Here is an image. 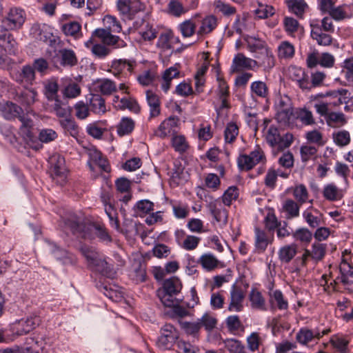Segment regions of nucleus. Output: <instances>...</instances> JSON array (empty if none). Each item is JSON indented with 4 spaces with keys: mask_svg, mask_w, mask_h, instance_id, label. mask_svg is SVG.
I'll return each instance as SVG.
<instances>
[{
    "mask_svg": "<svg viewBox=\"0 0 353 353\" xmlns=\"http://www.w3.org/2000/svg\"><path fill=\"white\" fill-rule=\"evenodd\" d=\"M270 121L265 119L264 121L265 127V139L267 143L271 147H277L279 150H284L289 148L293 142V135L290 133H286L281 136L278 128L274 125L268 126Z\"/></svg>",
    "mask_w": 353,
    "mask_h": 353,
    "instance_id": "nucleus-1",
    "label": "nucleus"
},
{
    "mask_svg": "<svg viewBox=\"0 0 353 353\" xmlns=\"http://www.w3.org/2000/svg\"><path fill=\"white\" fill-rule=\"evenodd\" d=\"M237 165L241 171H250L258 164L265 165L267 159L263 150L256 145L254 150L248 154H241L236 160Z\"/></svg>",
    "mask_w": 353,
    "mask_h": 353,
    "instance_id": "nucleus-2",
    "label": "nucleus"
},
{
    "mask_svg": "<svg viewBox=\"0 0 353 353\" xmlns=\"http://www.w3.org/2000/svg\"><path fill=\"white\" fill-rule=\"evenodd\" d=\"M117 8L123 20L130 21L143 12L145 6L140 0H117Z\"/></svg>",
    "mask_w": 353,
    "mask_h": 353,
    "instance_id": "nucleus-3",
    "label": "nucleus"
},
{
    "mask_svg": "<svg viewBox=\"0 0 353 353\" xmlns=\"http://www.w3.org/2000/svg\"><path fill=\"white\" fill-rule=\"evenodd\" d=\"M11 78L17 83L21 85L24 88L31 86L33 85L36 74L34 72V68L30 64H26L22 67L11 69L10 72Z\"/></svg>",
    "mask_w": 353,
    "mask_h": 353,
    "instance_id": "nucleus-4",
    "label": "nucleus"
},
{
    "mask_svg": "<svg viewBox=\"0 0 353 353\" xmlns=\"http://www.w3.org/2000/svg\"><path fill=\"white\" fill-rule=\"evenodd\" d=\"M21 125L19 128V134L23 141L32 149L38 150L42 148L43 145L34 140L32 132L33 121L31 119L23 116L20 117Z\"/></svg>",
    "mask_w": 353,
    "mask_h": 353,
    "instance_id": "nucleus-5",
    "label": "nucleus"
},
{
    "mask_svg": "<svg viewBox=\"0 0 353 353\" xmlns=\"http://www.w3.org/2000/svg\"><path fill=\"white\" fill-rule=\"evenodd\" d=\"M136 66L137 61L133 59H114L111 63L109 72L114 76L119 78L126 77L128 75L131 74L133 72Z\"/></svg>",
    "mask_w": 353,
    "mask_h": 353,
    "instance_id": "nucleus-6",
    "label": "nucleus"
},
{
    "mask_svg": "<svg viewBox=\"0 0 353 353\" xmlns=\"http://www.w3.org/2000/svg\"><path fill=\"white\" fill-rule=\"evenodd\" d=\"M179 336V332L172 325L165 324L161 328V335L157 341V345L160 349L169 350Z\"/></svg>",
    "mask_w": 353,
    "mask_h": 353,
    "instance_id": "nucleus-7",
    "label": "nucleus"
},
{
    "mask_svg": "<svg viewBox=\"0 0 353 353\" xmlns=\"http://www.w3.org/2000/svg\"><path fill=\"white\" fill-rule=\"evenodd\" d=\"M157 294L165 307L176 306L184 299L179 288H158Z\"/></svg>",
    "mask_w": 353,
    "mask_h": 353,
    "instance_id": "nucleus-8",
    "label": "nucleus"
},
{
    "mask_svg": "<svg viewBox=\"0 0 353 353\" xmlns=\"http://www.w3.org/2000/svg\"><path fill=\"white\" fill-rule=\"evenodd\" d=\"M180 125V119L176 116H170L163 121L155 131L156 136L165 139L177 134Z\"/></svg>",
    "mask_w": 353,
    "mask_h": 353,
    "instance_id": "nucleus-9",
    "label": "nucleus"
},
{
    "mask_svg": "<svg viewBox=\"0 0 353 353\" xmlns=\"http://www.w3.org/2000/svg\"><path fill=\"white\" fill-rule=\"evenodd\" d=\"M25 19L26 14L24 10L13 8L10 10L7 17L2 20V24L6 29L16 30L22 26Z\"/></svg>",
    "mask_w": 353,
    "mask_h": 353,
    "instance_id": "nucleus-10",
    "label": "nucleus"
},
{
    "mask_svg": "<svg viewBox=\"0 0 353 353\" xmlns=\"http://www.w3.org/2000/svg\"><path fill=\"white\" fill-rule=\"evenodd\" d=\"M294 113L292 102L288 97H281L276 105V120L283 124L290 123Z\"/></svg>",
    "mask_w": 353,
    "mask_h": 353,
    "instance_id": "nucleus-11",
    "label": "nucleus"
},
{
    "mask_svg": "<svg viewBox=\"0 0 353 353\" xmlns=\"http://www.w3.org/2000/svg\"><path fill=\"white\" fill-rule=\"evenodd\" d=\"M111 32L104 28H97L93 31V36H97L104 46H113L114 48H124L125 42L119 37L113 35Z\"/></svg>",
    "mask_w": 353,
    "mask_h": 353,
    "instance_id": "nucleus-12",
    "label": "nucleus"
},
{
    "mask_svg": "<svg viewBox=\"0 0 353 353\" xmlns=\"http://www.w3.org/2000/svg\"><path fill=\"white\" fill-rule=\"evenodd\" d=\"M41 323L40 316L32 314L25 319L17 321L14 327L17 335H23L35 329Z\"/></svg>",
    "mask_w": 353,
    "mask_h": 353,
    "instance_id": "nucleus-13",
    "label": "nucleus"
},
{
    "mask_svg": "<svg viewBox=\"0 0 353 353\" xmlns=\"http://www.w3.org/2000/svg\"><path fill=\"white\" fill-rule=\"evenodd\" d=\"M258 66L256 60L248 58L243 53H237L233 58L230 70L232 72H239L243 70H252Z\"/></svg>",
    "mask_w": 353,
    "mask_h": 353,
    "instance_id": "nucleus-14",
    "label": "nucleus"
},
{
    "mask_svg": "<svg viewBox=\"0 0 353 353\" xmlns=\"http://www.w3.org/2000/svg\"><path fill=\"white\" fill-rule=\"evenodd\" d=\"M208 208L213 218L218 223L225 225L228 223V212L219 200H214L208 203Z\"/></svg>",
    "mask_w": 353,
    "mask_h": 353,
    "instance_id": "nucleus-15",
    "label": "nucleus"
},
{
    "mask_svg": "<svg viewBox=\"0 0 353 353\" xmlns=\"http://www.w3.org/2000/svg\"><path fill=\"white\" fill-rule=\"evenodd\" d=\"M50 173L52 179H65V159L61 155H54L50 158Z\"/></svg>",
    "mask_w": 353,
    "mask_h": 353,
    "instance_id": "nucleus-16",
    "label": "nucleus"
},
{
    "mask_svg": "<svg viewBox=\"0 0 353 353\" xmlns=\"http://www.w3.org/2000/svg\"><path fill=\"white\" fill-rule=\"evenodd\" d=\"M311 37L320 46H330L332 42V37L330 34L323 32L321 27L317 21H313L310 23Z\"/></svg>",
    "mask_w": 353,
    "mask_h": 353,
    "instance_id": "nucleus-17",
    "label": "nucleus"
},
{
    "mask_svg": "<svg viewBox=\"0 0 353 353\" xmlns=\"http://www.w3.org/2000/svg\"><path fill=\"white\" fill-rule=\"evenodd\" d=\"M3 26L0 27V46L10 54H16L17 43L12 35Z\"/></svg>",
    "mask_w": 353,
    "mask_h": 353,
    "instance_id": "nucleus-18",
    "label": "nucleus"
},
{
    "mask_svg": "<svg viewBox=\"0 0 353 353\" xmlns=\"http://www.w3.org/2000/svg\"><path fill=\"white\" fill-rule=\"evenodd\" d=\"M290 75L292 81H295L300 89L307 90L309 85V74L304 69L292 66L290 68Z\"/></svg>",
    "mask_w": 353,
    "mask_h": 353,
    "instance_id": "nucleus-19",
    "label": "nucleus"
},
{
    "mask_svg": "<svg viewBox=\"0 0 353 353\" xmlns=\"http://www.w3.org/2000/svg\"><path fill=\"white\" fill-rule=\"evenodd\" d=\"M0 110L3 118L7 120L14 119L15 118H18L19 120L20 117L24 116L23 109L16 103L10 101H7L2 104L0 107Z\"/></svg>",
    "mask_w": 353,
    "mask_h": 353,
    "instance_id": "nucleus-20",
    "label": "nucleus"
},
{
    "mask_svg": "<svg viewBox=\"0 0 353 353\" xmlns=\"http://www.w3.org/2000/svg\"><path fill=\"white\" fill-rule=\"evenodd\" d=\"M90 268L94 271L100 272L102 275L108 278H113L116 274L113 265L100 256L91 265Z\"/></svg>",
    "mask_w": 353,
    "mask_h": 353,
    "instance_id": "nucleus-21",
    "label": "nucleus"
},
{
    "mask_svg": "<svg viewBox=\"0 0 353 353\" xmlns=\"http://www.w3.org/2000/svg\"><path fill=\"white\" fill-rule=\"evenodd\" d=\"M57 57L59 63L63 67H73L78 63L74 51L72 49L63 48L58 51Z\"/></svg>",
    "mask_w": 353,
    "mask_h": 353,
    "instance_id": "nucleus-22",
    "label": "nucleus"
},
{
    "mask_svg": "<svg viewBox=\"0 0 353 353\" xmlns=\"http://www.w3.org/2000/svg\"><path fill=\"white\" fill-rule=\"evenodd\" d=\"M50 112L59 118L68 117L71 115V108L68 103L62 101L59 98L50 101Z\"/></svg>",
    "mask_w": 353,
    "mask_h": 353,
    "instance_id": "nucleus-23",
    "label": "nucleus"
},
{
    "mask_svg": "<svg viewBox=\"0 0 353 353\" xmlns=\"http://www.w3.org/2000/svg\"><path fill=\"white\" fill-rule=\"evenodd\" d=\"M254 239L255 250L259 253L263 252L268 244L271 243L273 241V237L270 239L266 232L259 228H255L254 229Z\"/></svg>",
    "mask_w": 353,
    "mask_h": 353,
    "instance_id": "nucleus-24",
    "label": "nucleus"
},
{
    "mask_svg": "<svg viewBox=\"0 0 353 353\" xmlns=\"http://www.w3.org/2000/svg\"><path fill=\"white\" fill-rule=\"evenodd\" d=\"M254 57L258 59V66L256 68L262 67L265 70H269L275 65L274 57L269 48L261 53L255 54Z\"/></svg>",
    "mask_w": 353,
    "mask_h": 353,
    "instance_id": "nucleus-25",
    "label": "nucleus"
},
{
    "mask_svg": "<svg viewBox=\"0 0 353 353\" xmlns=\"http://www.w3.org/2000/svg\"><path fill=\"white\" fill-rule=\"evenodd\" d=\"M147 103L150 108V119L158 117L161 114V101L157 94L152 90L145 92Z\"/></svg>",
    "mask_w": 353,
    "mask_h": 353,
    "instance_id": "nucleus-26",
    "label": "nucleus"
},
{
    "mask_svg": "<svg viewBox=\"0 0 353 353\" xmlns=\"http://www.w3.org/2000/svg\"><path fill=\"white\" fill-rule=\"evenodd\" d=\"M89 108L91 112L97 114H103L106 112V105L104 99L98 94H92L88 99Z\"/></svg>",
    "mask_w": 353,
    "mask_h": 353,
    "instance_id": "nucleus-27",
    "label": "nucleus"
},
{
    "mask_svg": "<svg viewBox=\"0 0 353 353\" xmlns=\"http://www.w3.org/2000/svg\"><path fill=\"white\" fill-rule=\"evenodd\" d=\"M203 270L207 272H212L216 269L221 261L212 253H204L198 259L197 261Z\"/></svg>",
    "mask_w": 353,
    "mask_h": 353,
    "instance_id": "nucleus-28",
    "label": "nucleus"
},
{
    "mask_svg": "<svg viewBox=\"0 0 353 353\" xmlns=\"http://www.w3.org/2000/svg\"><path fill=\"white\" fill-rule=\"evenodd\" d=\"M61 30L67 37H72L75 39L82 37L81 26L77 21H69L63 23Z\"/></svg>",
    "mask_w": 353,
    "mask_h": 353,
    "instance_id": "nucleus-29",
    "label": "nucleus"
},
{
    "mask_svg": "<svg viewBox=\"0 0 353 353\" xmlns=\"http://www.w3.org/2000/svg\"><path fill=\"white\" fill-rule=\"evenodd\" d=\"M105 131H107L106 121H95L86 127L87 133L94 139H101Z\"/></svg>",
    "mask_w": 353,
    "mask_h": 353,
    "instance_id": "nucleus-30",
    "label": "nucleus"
},
{
    "mask_svg": "<svg viewBox=\"0 0 353 353\" xmlns=\"http://www.w3.org/2000/svg\"><path fill=\"white\" fill-rule=\"evenodd\" d=\"M217 26V19L214 15H209L203 19L201 26L196 33L199 36H203L210 33Z\"/></svg>",
    "mask_w": 353,
    "mask_h": 353,
    "instance_id": "nucleus-31",
    "label": "nucleus"
},
{
    "mask_svg": "<svg viewBox=\"0 0 353 353\" xmlns=\"http://www.w3.org/2000/svg\"><path fill=\"white\" fill-rule=\"evenodd\" d=\"M251 96L261 99H266L269 95L267 84L262 81H255L250 85Z\"/></svg>",
    "mask_w": 353,
    "mask_h": 353,
    "instance_id": "nucleus-32",
    "label": "nucleus"
},
{
    "mask_svg": "<svg viewBox=\"0 0 353 353\" xmlns=\"http://www.w3.org/2000/svg\"><path fill=\"white\" fill-rule=\"evenodd\" d=\"M297 245L295 243L281 247L278 252L279 259L282 263H288L296 254Z\"/></svg>",
    "mask_w": 353,
    "mask_h": 353,
    "instance_id": "nucleus-33",
    "label": "nucleus"
},
{
    "mask_svg": "<svg viewBox=\"0 0 353 353\" xmlns=\"http://www.w3.org/2000/svg\"><path fill=\"white\" fill-rule=\"evenodd\" d=\"M286 4L290 12L299 18H302L308 8L305 0H286Z\"/></svg>",
    "mask_w": 353,
    "mask_h": 353,
    "instance_id": "nucleus-34",
    "label": "nucleus"
},
{
    "mask_svg": "<svg viewBox=\"0 0 353 353\" xmlns=\"http://www.w3.org/2000/svg\"><path fill=\"white\" fill-rule=\"evenodd\" d=\"M314 338L321 339L320 332L318 330L312 331L307 328H301L296 336V341L302 345L307 344Z\"/></svg>",
    "mask_w": 353,
    "mask_h": 353,
    "instance_id": "nucleus-35",
    "label": "nucleus"
},
{
    "mask_svg": "<svg viewBox=\"0 0 353 353\" xmlns=\"http://www.w3.org/2000/svg\"><path fill=\"white\" fill-rule=\"evenodd\" d=\"M300 203L292 199H286L283 203V210L287 219H292L299 216Z\"/></svg>",
    "mask_w": 353,
    "mask_h": 353,
    "instance_id": "nucleus-36",
    "label": "nucleus"
},
{
    "mask_svg": "<svg viewBox=\"0 0 353 353\" xmlns=\"http://www.w3.org/2000/svg\"><path fill=\"white\" fill-rule=\"evenodd\" d=\"M28 344L30 346L10 348L12 353H39V350L42 349L41 341L34 338L28 339Z\"/></svg>",
    "mask_w": 353,
    "mask_h": 353,
    "instance_id": "nucleus-37",
    "label": "nucleus"
},
{
    "mask_svg": "<svg viewBox=\"0 0 353 353\" xmlns=\"http://www.w3.org/2000/svg\"><path fill=\"white\" fill-rule=\"evenodd\" d=\"M247 48L250 52L259 54L268 48L266 42L261 39L250 37L246 39Z\"/></svg>",
    "mask_w": 353,
    "mask_h": 353,
    "instance_id": "nucleus-38",
    "label": "nucleus"
},
{
    "mask_svg": "<svg viewBox=\"0 0 353 353\" xmlns=\"http://www.w3.org/2000/svg\"><path fill=\"white\" fill-rule=\"evenodd\" d=\"M37 97L34 89H26L17 95V101L23 105L30 106L35 102Z\"/></svg>",
    "mask_w": 353,
    "mask_h": 353,
    "instance_id": "nucleus-39",
    "label": "nucleus"
},
{
    "mask_svg": "<svg viewBox=\"0 0 353 353\" xmlns=\"http://www.w3.org/2000/svg\"><path fill=\"white\" fill-rule=\"evenodd\" d=\"M326 123L331 128H340L347 123L345 115L340 112H330L326 117Z\"/></svg>",
    "mask_w": 353,
    "mask_h": 353,
    "instance_id": "nucleus-40",
    "label": "nucleus"
},
{
    "mask_svg": "<svg viewBox=\"0 0 353 353\" xmlns=\"http://www.w3.org/2000/svg\"><path fill=\"white\" fill-rule=\"evenodd\" d=\"M244 299V292L241 288H233L231 291V302L229 306L230 311H240L242 308V301Z\"/></svg>",
    "mask_w": 353,
    "mask_h": 353,
    "instance_id": "nucleus-41",
    "label": "nucleus"
},
{
    "mask_svg": "<svg viewBox=\"0 0 353 353\" xmlns=\"http://www.w3.org/2000/svg\"><path fill=\"white\" fill-rule=\"evenodd\" d=\"M323 196L328 201H334L343 197V192L334 183L326 185L323 191Z\"/></svg>",
    "mask_w": 353,
    "mask_h": 353,
    "instance_id": "nucleus-42",
    "label": "nucleus"
},
{
    "mask_svg": "<svg viewBox=\"0 0 353 353\" xmlns=\"http://www.w3.org/2000/svg\"><path fill=\"white\" fill-rule=\"evenodd\" d=\"M250 301L252 307L259 310H266L265 299L256 288L252 289L250 294Z\"/></svg>",
    "mask_w": 353,
    "mask_h": 353,
    "instance_id": "nucleus-43",
    "label": "nucleus"
},
{
    "mask_svg": "<svg viewBox=\"0 0 353 353\" xmlns=\"http://www.w3.org/2000/svg\"><path fill=\"white\" fill-rule=\"evenodd\" d=\"M278 57L283 59H292L295 52L294 46L288 41H283L278 46Z\"/></svg>",
    "mask_w": 353,
    "mask_h": 353,
    "instance_id": "nucleus-44",
    "label": "nucleus"
},
{
    "mask_svg": "<svg viewBox=\"0 0 353 353\" xmlns=\"http://www.w3.org/2000/svg\"><path fill=\"white\" fill-rule=\"evenodd\" d=\"M180 325L186 334L198 338L201 329L199 319L196 321H180Z\"/></svg>",
    "mask_w": 353,
    "mask_h": 353,
    "instance_id": "nucleus-45",
    "label": "nucleus"
},
{
    "mask_svg": "<svg viewBox=\"0 0 353 353\" xmlns=\"http://www.w3.org/2000/svg\"><path fill=\"white\" fill-rule=\"evenodd\" d=\"M134 121L129 117H123L117 125V134L120 137L130 134L134 128Z\"/></svg>",
    "mask_w": 353,
    "mask_h": 353,
    "instance_id": "nucleus-46",
    "label": "nucleus"
},
{
    "mask_svg": "<svg viewBox=\"0 0 353 353\" xmlns=\"http://www.w3.org/2000/svg\"><path fill=\"white\" fill-rule=\"evenodd\" d=\"M296 119L305 125L316 124L313 113L306 108H298L296 110Z\"/></svg>",
    "mask_w": 353,
    "mask_h": 353,
    "instance_id": "nucleus-47",
    "label": "nucleus"
},
{
    "mask_svg": "<svg viewBox=\"0 0 353 353\" xmlns=\"http://www.w3.org/2000/svg\"><path fill=\"white\" fill-rule=\"evenodd\" d=\"M171 143L174 150L181 154L185 152L189 148L188 142L182 134H176L172 137Z\"/></svg>",
    "mask_w": 353,
    "mask_h": 353,
    "instance_id": "nucleus-48",
    "label": "nucleus"
},
{
    "mask_svg": "<svg viewBox=\"0 0 353 353\" xmlns=\"http://www.w3.org/2000/svg\"><path fill=\"white\" fill-rule=\"evenodd\" d=\"M303 216L310 228H316L321 225L322 215L317 210L313 213L307 209L303 212Z\"/></svg>",
    "mask_w": 353,
    "mask_h": 353,
    "instance_id": "nucleus-49",
    "label": "nucleus"
},
{
    "mask_svg": "<svg viewBox=\"0 0 353 353\" xmlns=\"http://www.w3.org/2000/svg\"><path fill=\"white\" fill-rule=\"evenodd\" d=\"M59 85L56 80L50 79L44 83V94L48 101L58 97Z\"/></svg>",
    "mask_w": 353,
    "mask_h": 353,
    "instance_id": "nucleus-50",
    "label": "nucleus"
},
{
    "mask_svg": "<svg viewBox=\"0 0 353 353\" xmlns=\"http://www.w3.org/2000/svg\"><path fill=\"white\" fill-rule=\"evenodd\" d=\"M223 343L225 347L230 353H248L244 345L239 340L227 339Z\"/></svg>",
    "mask_w": 353,
    "mask_h": 353,
    "instance_id": "nucleus-51",
    "label": "nucleus"
},
{
    "mask_svg": "<svg viewBox=\"0 0 353 353\" xmlns=\"http://www.w3.org/2000/svg\"><path fill=\"white\" fill-rule=\"evenodd\" d=\"M326 250V243L314 242L311 247V258L316 261L322 260L325 255Z\"/></svg>",
    "mask_w": 353,
    "mask_h": 353,
    "instance_id": "nucleus-52",
    "label": "nucleus"
},
{
    "mask_svg": "<svg viewBox=\"0 0 353 353\" xmlns=\"http://www.w3.org/2000/svg\"><path fill=\"white\" fill-rule=\"evenodd\" d=\"M239 194V189L236 186L229 187L221 196V203L224 205L230 207L232 201L238 199Z\"/></svg>",
    "mask_w": 353,
    "mask_h": 353,
    "instance_id": "nucleus-53",
    "label": "nucleus"
},
{
    "mask_svg": "<svg viewBox=\"0 0 353 353\" xmlns=\"http://www.w3.org/2000/svg\"><path fill=\"white\" fill-rule=\"evenodd\" d=\"M330 342L341 353L347 352L350 341L347 337L335 335L330 339Z\"/></svg>",
    "mask_w": 353,
    "mask_h": 353,
    "instance_id": "nucleus-54",
    "label": "nucleus"
},
{
    "mask_svg": "<svg viewBox=\"0 0 353 353\" xmlns=\"http://www.w3.org/2000/svg\"><path fill=\"white\" fill-rule=\"evenodd\" d=\"M201 327H203L208 332L214 330L217 324V319L215 315L211 313H205L201 319H199Z\"/></svg>",
    "mask_w": 353,
    "mask_h": 353,
    "instance_id": "nucleus-55",
    "label": "nucleus"
},
{
    "mask_svg": "<svg viewBox=\"0 0 353 353\" xmlns=\"http://www.w3.org/2000/svg\"><path fill=\"white\" fill-rule=\"evenodd\" d=\"M59 123L71 136L75 137L78 134V126L74 120L71 118V115L68 117H63L62 119H60Z\"/></svg>",
    "mask_w": 353,
    "mask_h": 353,
    "instance_id": "nucleus-56",
    "label": "nucleus"
},
{
    "mask_svg": "<svg viewBox=\"0 0 353 353\" xmlns=\"http://www.w3.org/2000/svg\"><path fill=\"white\" fill-rule=\"evenodd\" d=\"M31 66L34 68V72H37L41 77L46 75L50 69L49 62L43 57L34 59Z\"/></svg>",
    "mask_w": 353,
    "mask_h": 353,
    "instance_id": "nucleus-57",
    "label": "nucleus"
},
{
    "mask_svg": "<svg viewBox=\"0 0 353 353\" xmlns=\"http://www.w3.org/2000/svg\"><path fill=\"white\" fill-rule=\"evenodd\" d=\"M341 72L350 85H353V57L345 59L342 65Z\"/></svg>",
    "mask_w": 353,
    "mask_h": 353,
    "instance_id": "nucleus-58",
    "label": "nucleus"
},
{
    "mask_svg": "<svg viewBox=\"0 0 353 353\" xmlns=\"http://www.w3.org/2000/svg\"><path fill=\"white\" fill-rule=\"evenodd\" d=\"M292 235L295 241H300L301 243L305 244H308L312 239V232L305 228H301L296 230Z\"/></svg>",
    "mask_w": 353,
    "mask_h": 353,
    "instance_id": "nucleus-59",
    "label": "nucleus"
},
{
    "mask_svg": "<svg viewBox=\"0 0 353 353\" xmlns=\"http://www.w3.org/2000/svg\"><path fill=\"white\" fill-rule=\"evenodd\" d=\"M80 251L82 255L85 258L89 268L99 257V253L92 247L83 245L81 247Z\"/></svg>",
    "mask_w": 353,
    "mask_h": 353,
    "instance_id": "nucleus-60",
    "label": "nucleus"
},
{
    "mask_svg": "<svg viewBox=\"0 0 353 353\" xmlns=\"http://www.w3.org/2000/svg\"><path fill=\"white\" fill-rule=\"evenodd\" d=\"M239 134V127L234 123L230 122L227 124V126L224 131V138L226 143H232Z\"/></svg>",
    "mask_w": 353,
    "mask_h": 353,
    "instance_id": "nucleus-61",
    "label": "nucleus"
},
{
    "mask_svg": "<svg viewBox=\"0 0 353 353\" xmlns=\"http://www.w3.org/2000/svg\"><path fill=\"white\" fill-rule=\"evenodd\" d=\"M339 268L342 274L343 283L345 285H353L352 263H341Z\"/></svg>",
    "mask_w": 353,
    "mask_h": 353,
    "instance_id": "nucleus-62",
    "label": "nucleus"
},
{
    "mask_svg": "<svg viewBox=\"0 0 353 353\" xmlns=\"http://www.w3.org/2000/svg\"><path fill=\"white\" fill-rule=\"evenodd\" d=\"M332 136L334 142L339 146H345L350 142V134L347 130H343L334 132Z\"/></svg>",
    "mask_w": 353,
    "mask_h": 353,
    "instance_id": "nucleus-63",
    "label": "nucleus"
},
{
    "mask_svg": "<svg viewBox=\"0 0 353 353\" xmlns=\"http://www.w3.org/2000/svg\"><path fill=\"white\" fill-rule=\"evenodd\" d=\"M274 8L270 5L258 3V8L255 10V14L260 19H266L274 14Z\"/></svg>",
    "mask_w": 353,
    "mask_h": 353,
    "instance_id": "nucleus-64",
    "label": "nucleus"
}]
</instances>
